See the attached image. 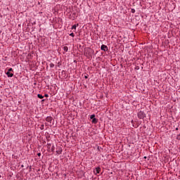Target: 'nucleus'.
<instances>
[{
	"label": "nucleus",
	"instance_id": "39448f33",
	"mask_svg": "<svg viewBox=\"0 0 180 180\" xmlns=\"http://www.w3.org/2000/svg\"><path fill=\"white\" fill-rule=\"evenodd\" d=\"M6 74L8 78H12V77H13V73L12 72L7 71Z\"/></svg>",
	"mask_w": 180,
	"mask_h": 180
},
{
	"label": "nucleus",
	"instance_id": "cd10ccee",
	"mask_svg": "<svg viewBox=\"0 0 180 180\" xmlns=\"http://www.w3.org/2000/svg\"><path fill=\"white\" fill-rule=\"evenodd\" d=\"M74 63H77V60H74Z\"/></svg>",
	"mask_w": 180,
	"mask_h": 180
},
{
	"label": "nucleus",
	"instance_id": "423d86ee",
	"mask_svg": "<svg viewBox=\"0 0 180 180\" xmlns=\"http://www.w3.org/2000/svg\"><path fill=\"white\" fill-rule=\"evenodd\" d=\"M61 153H63V149L61 148H58V150H56V153L58 154V155H60Z\"/></svg>",
	"mask_w": 180,
	"mask_h": 180
},
{
	"label": "nucleus",
	"instance_id": "c85d7f7f",
	"mask_svg": "<svg viewBox=\"0 0 180 180\" xmlns=\"http://www.w3.org/2000/svg\"><path fill=\"white\" fill-rule=\"evenodd\" d=\"M98 150H99V146H98Z\"/></svg>",
	"mask_w": 180,
	"mask_h": 180
},
{
	"label": "nucleus",
	"instance_id": "0eeeda50",
	"mask_svg": "<svg viewBox=\"0 0 180 180\" xmlns=\"http://www.w3.org/2000/svg\"><path fill=\"white\" fill-rule=\"evenodd\" d=\"M96 174H101V167H98L96 168Z\"/></svg>",
	"mask_w": 180,
	"mask_h": 180
},
{
	"label": "nucleus",
	"instance_id": "aec40b11",
	"mask_svg": "<svg viewBox=\"0 0 180 180\" xmlns=\"http://www.w3.org/2000/svg\"><path fill=\"white\" fill-rule=\"evenodd\" d=\"M45 98H49V94H44Z\"/></svg>",
	"mask_w": 180,
	"mask_h": 180
},
{
	"label": "nucleus",
	"instance_id": "7ed1b4c3",
	"mask_svg": "<svg viewBox=\"0 0 180 180\" xmlns=\"http://www.w3.org/2000/svg\"><path fill=\"white\" fill-rule=\"evenodd\" d=\"M46 122H48V123H50V124H51V123L54 122V119H53V117L51 116L46 117Z\"/></svg>",
	"mask_w": 180,
	"mask_h": 180
},
{
	"label": "nucleus",
	"instance_id": "412c9836",
	"mask_svg": "<svg viewBox=\"0 0 180 180\" xmlns=\"http://www.w3.org/2000/svg\"><path fill=\"white\" fill-rule=\"evenodd\" d=\"M85 79H88V75L84 76Z\"/></svg>",
	"mask_w": 180,
	"mask_h": 180
},
{
	"label": "nucleus",
	"instance_id": "f8f14e48",
	"mask_svg": "<svg viewBox=\"0 0 180 180\" xmlns=\"http://www.w3.org/2000/svg\"><path fill=\"white\" fill-rule=\"evenodd\" d=\"M90 119H91V120H92L93 119H95V114L91 115L90 116Z\"/></svg>",
	"mask_w": 180,
	"mask_h": 180
},
{
	"label": "nucleus",
	"instance_id": "a878e982",
	"mask_svg": "<svg viewBox=\"0 0 180 180\" xmlns=\"http://www.w3.org/2000/svg\"><path fill=\"white\" fill-rule=\"evenodd\" d=\"M134 120H131V123H134Z\"/></svg>",
	"mask_w": 180,
	"mask_h": 180
},
{
	"label": "nucleus",
	"instance_id": "b1692460",
	"mask_svg": "<svg viewBox=\"0 0 180 180\" xmlns=\"http://www.w3.org/2000/svg\"><path fill=\"white\" fill-rule=\"evenodd\" d=\"M46 101V99H42L41 100V102H45Z\"/></svg>",
	"mask_w": 180,
	"mask_h": 180
},
{
	"label": "nucleus",
	"instance_id": "c756f323",
	"mask_svg": "<svg viewBox=\"0 0 180 180\" xmlns=\"http://www.w3.org/2000/svg\"><path fill=\"white\" fill-rule=\"evenodd\" d=\"M144 158H147V157H146V156H145V157H144Z\"/></svg>",
	"mask_w": 180,
	"mask_h": 180
},
{
	"label": "nucleus",
	"instance_id": "393cba45",
	"mask_svg": "<svg viewBox=\"0 0 180 180\" xmlns=\"http://www.w3.org/2000/svg\"><path fill=\"white\" fill-rule=\"evenodd\" d=\"M25 166L23 165H21V167L23 168Z\"/></svg>",
	"mask_w": 180,
	"mask_h": 180
},
{
	"label": "nucleus",
	"instance_id": "bb28decb",
	"mask_svg": "<svg viewBox=\"0 0 180 180\" xmlns=\"http://www.w3.org/2000/svg\"><path fill=\"white\" fill-rule=\"evenodd\" d=\"M176 130H179L178 127L176 128Z\"/></svg>",
	"mask_w": 180,
	"mask_h": 180
},
{
	"label": "nucleus",
	"instance_id": "dca6fc26",
	"mask_svg": "<svg viewBox=\"0 0 180 180\" xmlns=\"http://www.w3.org/2000/svg\"><path fill=\"white\" fill-rule=\"evenodd\" d=\"M40 129L41 130H43V129H44V124H41Z\"/></svg>",
	"mask_w": 180,
	"mask_h": 180
},
{
	"label": "nucleus",
	"instance_id": "f03ea898",
	"mask_svg": "<svg viewBox=\"0 0 180 180\" xmlns=\"http://www.w3.org/2000/svg\"><path fill=\"white\" fill-rule=\"evenodd\" d=\"M47 148L49 153H51V152L54 153V150L56 149V148L54 147V145H53L51 148V143H47Z\"/></svg>",
	"mask_w": 180,
	"mask_h": 180
},
{
	"label": "nucleus",
	"instance_id": "20e7f679",
	"mask_svg": "<svg viewBox=\"0 0 180 180\" xmlns=\"http://www.w3.org/2000/svg\"><path fill=\"white\" fill-rule=\"evenodd\" d=\"M101 50H102L103 51H108L109 49L108 48V46L103 44L101 46Z\"/></svg>",
	"mask_w": 180,
	"mask_h": 180
},
{
	"label": "nucleus",
	"instance_id": "f3484780",
	"mask_svg": "<svg viewBox=\"0 0 180 180\" xmlns=\"http://www.w3.org/2000/svg\"><path fill=\"white\" fill-rule=\"evenodd\" d=\"M176 140H180V134H178L176 136Z\"/></svg>",
	"mask_w": 180,
	"mask_h": 180
},
{
	"label": "nucleus",
	"instance_id": "9d476101",
	"mask_svg": "<svg viewBox=\"0 0 180 180\" xmlns=\"http://www.w3.org/2000/svg\"><path fill=\"white\" fill-rule=\"evenodd\" d=\"M78 25H79V24L74 25L72 27L71 30H75V29H77V26H78Z\"/></svg>",
	"mask_w": 180,
	"mask_h": 180
},
{
	"label": "nucleus",
	"instance_id": "4be33fe9",
	"mask_svg": "<svg viewBox=\"0 0 180 180\" xmlns=\"http://www.w3.org/2000/svg\"><path fill=\"white\" fill-rule=\"evenodd\" d=\"M37 155H38V157H40L41 155V153H38Z\"/></svg>",
	"mask_w": 180,
	"mask_h": 180
},
{
	"label": "nucleus",
	"instance_id": "6e6552de",
	"mask_svg": "<svg viewBox=\"0 0 180 180\" xmlns=\"http://www.w3.org/2000/svg\"><path fill=\"white\" fill-rule=\"evenodd\" d=\"M91 123H94V124H96V123H98V119L94 118L91 121Z\"/></svg>",
	"mask_w": 180,
	"mask_h": 180
},
{
	"label": "nucleus",
	"instance_id": "a211bd4d",
	"mask_svg": "<svg viewBox=\"0 0 180 180\" xmlns=\"http://www.w3.org/2000/svg\"><path fill=\"white\" fill-rule=\"evenodd\" d=\"M70 36H71L72 37H74L75 35L74 34V33L72 32L70 34Z\"/></svg>",
	"mask_w": 180,
	"mask_h": 180
},
{
	"label": "nucleus",
	"instance_id": "4468645a",
	"mask_svg": "<svg viewBox=\"0 0 180 180\" xmlns=\"http://www.w3.org/2000/svg\"><path fill=\"white\" fill-rule=\"evenodd\" d=\"M131 13H136V10L134 8L131 9Z\"/></svg>",
	"mask_w": 180,
	"mask_h": 180
},
{
	"label": "nucleus",
	"instance_id": "f257e3e1",
	"mask_svg": "<svg viewBox=\"0 0 180 180\" xmlns=\"http://www.w3.org/2000/svg\"><path fill=\"white\" fill-rule=\"evenodd\" d=\"M146 115L144 111L140 110L138 112V117L139 119H144L146 117Z\"/></svg>",
	"mask_w": 180,
	"mask_h": 180
},
{
	"label": "nucleus",
	"instance_id": "1a4fd4ad",
	"mask_svg": "<svg viewBox=\"0 0 180 180\" xmlns=\"http://www.w3.org/2000/svg\"><path fill=\"white\" fill-rule=\"evenodd\" d=\"M37 98H39V99H43V98H44V96H43V95L41 94H37Z\"/></svg>",
	"mask_w": 180,
	"mask_h": 180
},
{
	"label": "nucleus",
	"instance_id": "5701e85b",
	"mask_svg": "<svg viewBox=\"0 0 180 180\" xmlns=\"http://www.w3.org/2000/svg\"><path fill=\"white\" fill-rule=\"evenodd\" d=\"M62 74H65V71L63 70Z\"/></svg>",
	"mask_w": 180,
	"mask_h": 180
},
{
	"label": "nucleus",
	"instance_id": "ddd939ff",
	"mask_svg": "<svg viewBox=\"0 0 180 180\" xmlns=\"http://www.w3.org/2000/svg\"><path fill=\"white\" fill-rule=\"evenodd\" d=\"M8 71L9 72H13V69L12 68H9V69L8 70Z\"/></svg>",
	"mask_w": 180,
	"mask_h": 180
},
{
	"label": "nucleus",
	"instance_id": "9b49d317",
	"mask_svg": "<svg viewBox=\"0 0 180 180\" xmlns=\"http://www.w3.org/2000/svg\"><path fill=\"white\" fill-rule=\"evenodd\" d=\"M63 50L67 53V51H68V46H64Z\"/></svg>",
	"mask_w": 180,
	"mask_h": 180
},
{
	"label": "nucleus",
	"instance_id": "2eb2a0df",
	"mask_svg": "<svg viewBox=\"0 0 180 180\" xmlns=\"http://www.w3.org/2000/svg\"><path fill=\"white\" fill-rule=\"evenodd\" d=\"M49 65L51 68H54V63H51Z\"/></svg>",
	"mask_w": 180,
	"mask_h": 180
},
{
	"label": "nucleus",
	"instance_id": "6ab92c4d",
	"mask_svg": "<svg viewBox=\"0 0 180 180\" xmlns=\"http://www.w3.org/2000/svg\"><path fill=\"white\" fill-rule=\"evenodd\" d=\"M91 51H93L91 49H90V51H88V55L89 56H91Z\"/></svg>",
	"mask_w": 180,
	"mask_h": 180
},
{
	"label": "nucleus",
	"instance_id": "7c9ffc66",
	"mask_svg": "<svg viewBox=\"0 0 180 180\" xmlns=\"http://www.w3.org/2000/svg\"><path fill=\"white\" fill-rule=\"evenodd\" d=\"M2 177V176L1 175H0V178H1Z\"/></svg>",
	"mask_w": 180,
	"mask_h": 180
},
{
	"label": "nucleus",
	"instance_id": "2f4dec72",
	"mask_svg": "<svg viewBox=\"0 0 180 180\" xmlns=\"http://www.w3.org/2000/svg\"><path fill=\"white\" fill-rule=\"evenodd\" d=\"M73 15H75V13H74Z\"/></svg>",
	"mask_w": 180,
	"mask_h": 180
}]
</instances>
